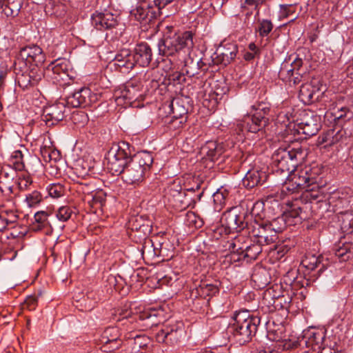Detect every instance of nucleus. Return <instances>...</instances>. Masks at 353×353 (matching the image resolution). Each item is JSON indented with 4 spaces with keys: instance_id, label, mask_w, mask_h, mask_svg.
I'll list each match as a JSON object with an SVG mask.
<instances>
[{
    "instance_id": "nucleus-1",
    "label": "nucleus",
    "mask_w": 353,
    "mask_h": 353,
    "mask_svg": "<svg viewBox=\"0 0 353 353\" xmlns=\"http://www.w3.org/2000/svg\"><path fill=\"white\" fill-rule=\"evenodd\" d=\"M153 163L150 152L142 151L137 153L121 174L123 181L130 185H138L144 179L145 173L149 170Z\"/></svg>"
},
{
    "instance_id": "nucleus-2",
    "label": "nucleus",
    "mask_w": 353,
    "mask_h": 353,
    "mask_svg": "<svg viewBox=\"0 0 353 353\" xmlns=\"http://www.w3.org/2000/svg\"><path fill=\"white\" fill-rule=\"evenodd\" d=\"M168 32L158 43L159 54L162 56H174L180 53L183 49L193 47L192 33L187 31L181 34L172 32V27H167Z\"/></svg>"
},
{
    "instance_id": "nucleus-3",
    "label": "nucleus",
    "mask_w": 353,
    "mask_h": 353,
    "mask_svg": "<svg viewBox=\"0 0 353 353\" xmlns=\"http://www.w3.org/2000/svg\"><path fill=\"white\" fill-rule=\"evenodd\" d=\"M319 171L311 165L297 166L288 174L283 188L291 192L308 188L317 183Z\"/></svg>"
},
{
    "instance_id": "nucleus-4",
    "label": "nucleus",
    "mask_w": 353,
    "mask_h": 353,
    "mask_svg": "<svg viewBox=\"0 0 353 353\" xmlns=\"http://www.w3.org/2000/svg\"><path fill=\"white\" fill-rule=\"evenodd\" d=\"M232 329L234 336L240 344L250 341L257 330L260 319L252 316L248 310L236 312L233 316Z\"/></svg>"
},
{
    "instance_id": "nucleus-5",
    "label": "nucleus",
    "mask_w": 353,
    "mask_h": 353,
    "mask_svg": "<svg viewBox=\"0 0 353 353\" xmlns=\"http://www.w3.org/2000/svg\"><path fill=\"white\" fill-rule=\"evenodd\" d=\"M306 152L301 146L295 148H279L272 156L274 165L281 172H291L298 164L304 160Z\"/></svg>"
},
{
    "instance_id": "nucleus-6",
    "label": "nucleus",
    "mask_w": 353,
    "mask_h": 353,
    "mask_svg": "<svg viewBox=\"0 0 353 353\" xmlns=\"http://www.w3.org/2000/svg\"><path fill=\"white\" fill-rule=\"evenodd\" d=\"M132 158L130 145L121 142L114 145L107 154V168L113 174H121Z\"/></svg>"
},
{
    "instance_id": "nucleus-7",
    "label": "nucleus",
    "mask_w": 353,
    "mask_h": 353,
    "mask_svg": "<svg viewBox=\"0 0 353 353\" xmlns=\"http://www.w3.org/2000/svg\"><path fill=\"white\" fill-rule=\"evenodd\" d=\"M324 196L320 190L319 186L317 183H314V185H311L308 188L304 189V192L300 196V198L295 199L294 201L289 203L288 205L290 206V209L288 212L285 216H289L293 218L300 217L301 219H304L301 216L303 212V208L299 205V203H319L323 200Z\"/></svg>"
},
{
    "instance_id": "nucleus-8",
    "label": "nucleus",
    "mask_w": 353,
    "mask_h": 353,
    "mask_svg": "<svg viewBox=\"0 0 353 353\" xmlns=\"http://www.w3.org/2000/svg\"><path fill=\"white\" fill-rule=\"evenodd\" d=\"M252 108L255 112L252 114L245 115L239 125L243 129L256 133L268 123V119L265 116L269 113L270 108L265 103H261L257 105H252Z\"/></svg>"
},
{
    "instance_id": "nucleus-9",
    "label": "nucleus",
    "mask_w": 353,
    "mask_h": 353,
    "mask_svg": "<svg viewBox=\"0 0 353 353\" xmlns=\"http://www.w3.org/2000/svg\"><path fill=\"white\" fill-rule=\"evenodd\" d=\"M249 216L241 208L236 206L223 214L221 223L230 232H239L244 229L248 230L250 226Z\"/></svg>"
},
{
    "instance_id": "nucleus-10",
    "label": "nucleus",
    "mask_w": 353,
    "mask_h": 353,
    "mask_svg": "<svg viewBox=\"0 0 353 353\" xmlns=\"http://www.w3.org/2000/svg\"><path fill=\"white\" fill-rule=\"evenodd\" d=\"M320 117L312 112H303L297 123V132L305 136L315 135L321 128Z\"/></svg>"
},
{
    "instance_id": "nucleus-11",
    "label": "nucleus",
    "mask_w": 353,
    "mask_h": 353,
    "mask_svg": "<svg viewBox=\"0 0 353 353\" xmlns=\"http://www.w3.org/2000/svg\"><path fill=\"white\" fill-rule=\"evenodd\" d=\"M104 352H113L119 349L123 345L121 333L117 327H108L104 330L101 336Z\"/></svg>"
},
{
    "instance_id": "nucleus-12",
    "label": "nucleus",
    "mask_w": 353,
    "mask_h": 353,
    "mask_svg": "<svg viewBox=\"0 0 353 353\" xmlns=\"http://www.w3.org/2000/svg\"><path fill=\"white\" fill-rule=\"evenodd\" d=\"M238 52V47L235 43H227L219 46L211 56L213 65H227L233 61Z\"/></svg>"
},
{
    "instance_id": "nucleus-13",
    "label": "nucleus",
    "mask_w": 353,
    "mask_h": 353,
    "mask_svg": "<svg viewBox=\"0 0 353 353\" xmlns=\"http://www.w3.org/2000/svg\"><path fill=\"white\" fill-rule=\"evenodd\" d=\"M248 232L255 238L254 242L256 241L261 245H270L277 239L275 234L270 233L265 221L250 223Z\"/></svg>"
},
{
    "instance_id": "nucleus-14",
    "label": "nucleus",
    "mask_w": 353,
    "mask_h": 353,
    "mask_svg": "<svg viewBox=\"0 0 353 353\" xmlns=\"http://www.w3.org/2000/svg\"><path fill=\"white\" fill-rule=\"evenodd\" d=\"M326 341L324 331L310 329L304 331L303 337L300 340L299 343L300 345H304L306 347L314 352H319Z\"/></svg>"
},
{
    "instance_id": "nucleus-15",
    "label": "nucleus",
    "mask_w": 353,
    "mask_h": 353,
    "mask_svg": "<svg viewBox=\"0 0 353 353\" xmlns=\"http://www.w3.org/2000/svg\"><path fill=\"white\" fill-rule=\"evenodd\" d=\"M92 23L99 30H112L118 26V20L117 17L109 11H97L92 15Z\"/></svg>"
},
{
    "instance_id": "nucleus-16",
    "label": "nucleus",
    "mask_w": 353,
    "mask_h": 353,
    "mask_svg": "<svg viewBox=\"0 0 353 353\" xmlns=\"http://www.w3.org/2000/svg\"><path fill=\"white\" fill-rule=\"evenodd\" d=\"M184 336L185 331L182 327H165L157 333L156 340L158 343L174 346L181 342Z\"/></svg>"
},
{
    "instance_id": "nucleus-17",
    "label": "nucleus",
    "mask_w": 353,
    "mask_h": 353,
    "mask_svg": "<svg viewBox=\"0 0 353 353\" xmlns=\"http://www.w3.org/2000/svg\"><path fill=\"white\" fill-rule=\"evenodd\" d=\"M19 57L26 61V64L41 65L45 61V54L38 46H28L23 48Z\"/></svg>"
},
{
    "instance_id": "nucleus-18",
    "label": "nucleus",
    "mask_w": 353,
    "mask_h": 353,
    "mask_svg": "<svg viewBox=\"0 0 353 353\" xmlns=\"http://www.w3.org/2000/svg\"><path fill=\"white\" fill-rule=\"evenodd\" d=\"M65 105L64 103L59 102L46 107L43 109V120L49 125H53L65 117Z\"/></svg>"
},
{
    "instance_id": "nucleus-19",
    "label": "nucleus",
    "mask_w": 353,
    "mask_h": 353,
    "mask_svg": "<svg viewBox=\"0 0 353 353\" xmlns=\"http://www.w3.org/2000/svg\"><path fill=\"white\" fill-rule=\"evenodd\" d=\"M92 97L90 89L83 87L68 96L66 103L73 108L85 107L90 104Z\"/></svg>"
},
{
    "instance_id": "nucleus-20",
    "label": "nucleus",
    "mask_w": 353,
    "mask_h": 353,
    "mask_svg": "<svg viewBox=\"0 0 353 353\" xmlns=\"http://www.w3.org/2000/svg\"><path fill=\"white\" fill-rule=\"evenodd\" d=\"M136 64L141 67L148 66L152 59V52L150 46L145 42L136 45L132 52Z\"/></svg>"
},
{
    "instance_id": "nucleus-21",
    "label": "nucleus",
    "mask_w": 353,
    "mask_h": 353,
    "mask_svg": "<svg viewBox=\"0 0 353 353\" xmlns=\"http://www.w3.org/2000/svg\"><path fill=\"white\" fill-rule=\"evenodd\" d=\"M262 245L261 243L256 241V243H253L250 245H247L245 248L241 247L236 248V244L235 242L230 244L229 248L232 250V252H236L240 256H242L244 259L249 260H255L258 255L262 252Z\"/></svg>"
},
{
    "instance_id": "nucleus-22",
    "label": "nucleus",
    "mask_w": 353,
    "mask_h": 353,
    "mask_svg": "<svg viewBox=\"0 0 353 353\" xmlns=\"http://www.w3.org/2000/svg\"><path fill=\"white\" fill-rule=\"evenodd\" d=\"M265 172L259 170H250L245 174L242 180L243 186L248 189H252L257 185H262L267 179Z\"/></svg>"
},
{
    "instance_id": "nucleus-23",
    "label": "nucleus",
    "mask_w": 353,
    "mask_h": 353,
    "mask_svg": "<svg viewBox=\"0 0 353 353\" xmlns=\"http://www.w3.org/2000/svg\"><path fill=\"white\" fill-rule=\"evenodd\" d=\"M352 192L350 189L338 190L333 192L329 198V202L335 208H343L349 206Z\"/></svg>"
},
{
    "instance_id": "nucleus-24",
    "label": "nucleus",
    "mask_w": 353,
    "mask_h": 353,
    "mask_svg": "<svg viewBox=\"0 0 353 353\" xmlns=\"http://www.w3.org/2000/svg\"><path fill=\"white\" fill-rule=\"evenodd\" d=\"M115 65L119 68L132 70L137 64L132 52L128 49H123L116 54Z\"/></svg>"
},
{
    "instance_id": "nucleus-25",
    "label": "nucleus",
    "mask_w": 353,
    "mask_h": 353,
    "mask_svg": "<svg viewBox=\"0 0 353 353\" xmlns=\"http://www.w3.org/2000/svg\"><path fill=\"white\" fill-rule=\"evenodd\" d=\"M130 13L139 21H150L155 17V12L152 7L146 2L140 3Z\"/></svg>"
},
{
    "instance_id": "nucleus-26",
    "label": "nucleus",
    "mask_w": 353,
    "mask_h": 353,
    "mask_svg": "<svg viewBox=\"0 0 353 353\" xmlns=\"http://www.w3.org/2000/svg\"><path fill=\"white\" fill-rule=\"evenodd\" d=\"M23 3V0H0L1 12L8 17L14 18L18 16Z\"/></svg>"
},
{
    "instance_id": "nucleus-27",
    "label": "nucleus",
    "mask_w": 353,
    "mask_h": 353,
    "mask_svg": "<svg viewBox=\"0 0 353 353\" xmlns=\"http://www.w3.org/2000/svg\"><path fill=\"white\" fill-rule=\"evenodd\" d=\"M322 259L323 257L321 255L316 256L312 253H307L301 260V264L308 270L313 271L319 268L318 272H322L324 269Z\"/></svg>"
},
{
    "instance_id": "nucleus-28",
    "label": "nucleus",
    "mask_w": 353,
    "mask_h": 353,
    "mask_svg": "<svg viewBox=\"0 0 353 353\" xmlns=\"http://www.w3.org/2000/svg\"><path fill=\"white\" fill-rule=\"evenodd\" d=\"M303 65V60L301 58H296L290 64L288 62L282 63L279 70V76L291 81V77L294 75V72H299Z\"/></svg>"
},
{
    "instance_id": "nucleus-29",
    "label": "nucleus",
    "mask_w": 353,
    "mask_h": 353,
    "mask_svg": "<svg viewBox=\"0 0 353 353\" xmlns=\"http://www.w3.org/2000/svg\"><path fill=\"white\" fill-rule=\"evenodd\" d=\"M205 64L206 63L201 59H194L189 57L188 59L185 61L183 71L185 72V74L189 77H192L199 74V70L202 69Z\"/></svg>"
},
{
    "instance_id": "nucleus-30",
    "label": "nucleus",
    "mask_w": 353,
    "mask_h": 353,
    "mask_svg": "<svg viewBox=\"0 0 353 353\" xmlns=\"http://www.w3.org/2000/svg\"><path fill=\"white\" fill-rule=\"evenodd\" d=\"M334 253L341 261H346L353 256V243L345 242L335 246Z\"/></svg>"
},
{
    "instance_id": "nucleus-31",
    "label": "nucleus",
    "mask_w": 353,
    "mask_h": 353,
    "mask_svg": "<svg viewBox=\"0 0 353 353\" xmlns=\"http://www.w3.org/2000/svg\"><path fill=\"white\" fill-rule=\"evenodd\" d=\"M317 90L311 84H303L299 90V98L305 104H310L313 103L314 95L316 94Z\"/></svg>"
},
{
    "instance_id": "nucleus-32",
    "label": "nucleus",
    "mask_w": 353,
    "mask_h": 353,
    "mask_svg": "<svg viewBox=\"0 0 353 353\" xmlns=\"http://www.w3.org/2000/svg\"><path fill=\"white\" fill-rule=\"evenodd\" d=\"M203 152L211 160H217L223 154V147L214 141H209L202 148Z\"/></svg>"
},
{
    "instance_id": "nucleus-33",
    "label": "nucleus",
    "mask_w": 353,
    "mask_h": 353,
    "mask_svg": "<svg viewBox=\"0 0 353 353\" xmlns=\"http://www.w3.org/2000/svg\"><path fill=\"white\" fill-rule=\"evenodd\" d=\"M173 118L185 117L187 119L188 110L181 99H174L169 105Z\"/></svg>"
},
{
    "instance_id": "nucleus-34",
    "label": "nucleus",
    "mask_w": 353,
    "mask_h": 353,
    "mask_svg": "<svg viewBox=\"0 0 353 353\" xmlns=\"http://www.w3.org/2000/svg\"><path fill=\"white\" fill-rule=\"evenodd\" d=\"M69 62L66 59H57L52 63V70L60 79H63L64 77L68 76Z\"/></svg>"
},
{
    "instance_id": "nucleus-35",
    "label": "nucleus",
    "mask_w": 353,
    "mask_h": 353,
    "mask_svg": "<svg viewBox=\"0 0 353 353\" xmlns=\"http://www.w3.org/2000/svg\"><path fill=\"white\" fill-rule=\"evenodd\" d=\"M265 223L268 226L270 233L275 234V237H277V234L283 232L286 228L284 216H278L272 221L265 220Z\"/></svg>"
},
{
    "instance_id": "nucleus-36",
    "label": "nucleus",
    "mask_w": 353,
    "mask_h": 353,
    "mask_svg": "<svg viewBox=\"0 0 353 353\" xmlns=\"http://www.w3.org/2000/svg\"><path fill=\"white\" fill-rule=\"evenodd\" d=\"M14 172L9 173L2 170L0 173V191L1 192L12 193V181L14 179Z\"/></svg>"
},
{
    "instance_id": "nucleus-37",
    "label": "nucleus",
    "mask_w": 353,
    "mask_h": 353,
    "mask_svg": "<svg viewBox=\"0 0 353 353\" xmlns=\"http://www.w3.org/2000/svg\"><path fill=\"white\" fill-rule=\"evenodd\" d=\"M341 230L346 233H352L353 231V210L341 213L339 217Z\"/></svg>"
},
{
    "instance_id": "nucleus-38",
    "label": "nucleus",
    "mask_w": 353,
    "mask_h": 353,
    "mask_svg": "<svg viewBox=\"0 0 353 353\" xmlns=\"http://www.w3.org/2000/svg\"><path fill=\"white\" fill-rule=\"evenodd\" d=\"M263 207L264 203L263 202L257 201L254 203L250 215L252 220L249 219V223L262 222L265 221L263 219L265 215Z\"/></svg>"
},
{
    "instance_id": "nucleus-39",
    "label": "nucleus",
    "mask_w": 353,
    "mask_h": 353,
    "mask_svg": "<svg viewBox=\"0 0 353 353\" xmlns=\"http://www.w3.org/2000/svg\"><path fill=\"white\" fill-rule=\"evenodd\" d=\"M106 196V193L103 190L96 189L91 196H88L87 203H89L91 207H101L105 202Z\"/></svg>"
},
{
    "instance_id": "nucleus-40",
    "label": "nucleus",
    "mask_w": 353,
    "mask_h": 353,
    "mask_svg": "<svg viewBox=\"0 0 353 353\" xmlns=\"http://www.w3.org/2000/svg\"><path fill=\"white\" fill-rule=\"evenodd\" d=\"M228 195L229 192L224 187L218 189L216 192L213 194L212 197L216 210H220L221 209Z\"/></svg>"
},
{
    "instance_id": "nucleus-41",
    "label": "nucleus",
    "mask_w": 353,
    "mask_h": 353,
    "mask_svg": "<svg viewBox=\"0 0 353 353\" xmlns=\"http://www.w3.org/2000/svg\"><path fill=\"white\" fill-rule=\"evenodd\" d=\"M197 293L204 298L215 295L219 292V288L216 285L212 283H203L196 289Z\"/></svg>"
},
{
    "instance_id": "nucleus-42",
    "label": "nucleus",
    "mask_w": 353,
    "mask_h": 353,
    "mask_svg": "<svg viewBox=\"0 0 353 353\" xmlns=\"http://www.w3.org/2000/svg\"><path fill=\"white\" fill-rule=\"evenodd\" d=\"M34 217L35 222L37 223V225H34V230H41L48 226V214L47 212L44 211L38 212L35 213Z\"/></svg>"
},
{
    "instance_id": "nucleus-43",
    "label": "nucleus",
    "mask_w": 353,
    "mask_h": 353,
    "mask_svg": "<svg viewBox=\"0 0 353 353\" xmlns=\"http://www.w3.org/2000/svg\"><path fill=\"white\" fill-rule=\"evenodd\" d=\"M95 190L94 186L89 183H81L77 187V192L83 196V199L85 202L88 201V196H91Z\"/></svg>"
},
{
    "instance_id": "nucleus-44",
    "label": "nucleus",
    "mask_w": 353,
    "mask_h": 353,
    "mask_svg": "<svg viewBox=\"0 0 353 353\" xmlns=\"http://www.w3.org/2000/svg\"><path fill=\"white\" fill-rule=\"evenodd\" d=\"M47 190L50 196L58 199L64 195V188L60 183H52L48 186Z\"/></svg>"
},
{
    "instance_id": "nucleus-45",
    "label": "nucleus",
    "mask_w": 353,
    "mask_h": 353,
    "mask_svg": "<svg viewBox=\"0 0 353 353\" xmlns=\"http://www.w3.org/2000/svg\"><path fill=\"white\" fill-rule=\"evenodd\" d=\"M273 24L270 20L263 19L259 22L258 31L262 37H267L273 29Z\"/></svg>"
},
{
    "instance_id": "nucleus-46",
    "label": "nucleus",
    "mask_w": 353,
    "mask_h": 353,
    "mask_svg": "<svg viewBox=\"0 0 353 353\" xmlns=\"http://www.w3.org/2000/svg\"><path fill=\"white\" fill-rule=\"evenodd\" d=\"M41 200L42 196L41 193L37 190H34L31 193L26 194L25 201L28 206L31 208L40 203Z\"/></svg>"
},
{
    "instance_id": "nucleus-47",
    "label": "nucleus",
    "mask_w": 353,
    "mask_h": 353,
    "mask_svg": "<svg viewBox=\"0 0 353 353\" xmlns=\"http://www.w3.org/2000/svg\"><path fill=\"white\" fill-rule=\"evenodd\" d=\"M15 170H23L25 168L23 155L21 150H15L11 156Z\"/></svg>"
},
{
    "instance_id": "nucleus-48",
    "label": "nucleus",
    "mask_w": 353,
    "mask_h": 353,
    "mask_svg": "<svg viewBox=\"0 0 353 353\" xmlns=\"http://www.w3.org/2000/svg\"><path fill=\"white\" fill-rule=\"evenodd\" d=\"M9 229L10 230V236L12 239L22 238L27 232L26 228L20 225L13 224L10 226Z\"/></svg>"
},
{
    "instance_id": "nucleus-49",
    "label": "nucleus",
    "mask_w": 353,
    "mask_h": 353,
    "mask_svg": "<svg viewBox=\"0 0 353 353\" xmlns=\"http://www.w3.org/2000/svg\"><path fill=\"white\" fill-rule=\"evenodd\" d=\"M72 212V210L70 207L62 206L59 208L56 216L59 221L65 222L71 218Z\"/></svg>"
},
{
    "instance_id": "nucleus-50",
    "label": "nucleus",
    "mask_w": 353,
    "mask_h": 353,
    "mask_svg": "<svg viewBox=\"0 0 353 353\" xmlns=\"http://www.w3.org/2000/svg\"><path fill=\"white\" fill-rule=\"evenodd\" d=\"M149 343V338L145 335H137L134 338L133 349L139 351L140 349L145 347Z\"/></svg>"
},
{
    "instance_id": "nucleus-51",
    "label": "nucleus",
    "mask_w": 353,
    "mask_h": 353,
    "mask_svg": "<svg viewBox=\"0 0 353 353\" xmlns=\"http://www.w3.org/2000/svg\"><path fill=\"white\" fill-rule=\"evenodd\" d=\"M335 119H346L349 120L352 117V113L347 107H342L334 112Z\"/></svg>"
},
{
    "instance_id": "nucleus-52",
    "label": "nucleus",
    "mask_w": 353,
    "mask_h": 353,
    "mask_svg": "<svg viewBox=\"0 0 353 353\" xmlns=\"http://www.w3.org/2000/svg\"><path fill=\"white\" fill-rule=\"evenodd\" d=\"M185 72H174L169 74V81H172L173 84H180L185 81Z\"/></svg>"
},
{
    "instance_id": "nucleus-53",
    "label": "nucleus",
    "mask_w": 353,
    "mask_h": 353,
    "mask_svg": "<svg viewBox=\"0 0 353 353\" xmlns=\"http://www.w3.org/2000/svg\"><path fill=\"white\" fill-rule=\"evenodd\" d=\"M1 214H3L4 218L8 219V221L9 220V223L12 225L14 224L19 219L17 213L12 210H3L1 211Z\"/></svg>"
},
{
    "instance_id": "nucleus-54",
    "label": "nucleus",
    "mask_w": 353,
    "mask_h": 353,
    "mask_svg": "<svg viewBox=\"0 0 353 353\" xmlns=\"http://www.w3.org/2000/svg\"><path fill=\"white\" fill-rule=\"evenodd\" d=\"M187 121V119L185 117H176L173 118L170 121V128L173 129H177L183 126V125Z\"/></svg>"
},
{
    "instance_id": "nucleus-55",
    "label": "nucleus",
    "mask_w": 353,
    "mask_h": 353,
    "mask_svg": "<svg viewBox=\"0 0 353 353\" xmlns=\"http://www.w3.org/2000/svg\"><path fill=\"white\" fill-rule=\"evenodd\" d=\"M37 302V297L33 295H30L26 297L25 300V305L29 310L34 309V307Z\"/></svg>"
},
{
    "instance_id": "nucleus-56",
    "label": "nucleus",
    "mask_w": 353,
    "mask_h": 353,
    "mask_svg": "<svg viewBox=\"0 0 353 353\" xmlns=\"http://www.w3.org/2000/svg\"><path fill=\"white\" fill-rule=\"evenodd\" d=\"M32 184V180L30 179V177L26 176L23 177L22 179H19V181L18 182L19 188L21 190H25L28 188L29 185Z\"/></svg>"
},
{
    "instance_id": "nucleus-57",
    "label": "nucleus",
    "mask_w": 353,
    "mask_h": 353,
    "mask_svg": "<svg viewBox=\"0 0 353 353\" xmlns=\"http://www.w3.org/2000/svg\"><path fill=\"white\" fill-rule=\"evenodd\" d=\"M10 225H12V224L9 223V220L6 219L3 214H0V232L9 229Z\"/></svg>"
},
{
    "instance_id": "nucleus-58",
    "label": "nucleus",
    "mask_w": 353,
    "mask_h": 353,
    "mask_svg": "<svg viewBox=\"0 0 353 353\" xmlns=\"http://www.w3.org/2000/svg\"><path fill=\"white\" fill-rule=\"evenodd\" d=\"M265 0H244V3L248 6H254V9L256 10V14H259V6L263 3Z\"/></svg>"
},
{
    "instance_id": "nucleus-59",
    "label": "nucleus",
    "mask_w": 353,
    "mask_h": 353,
    "mask_svg": "<svg viewBox=\"0 0 353 353\" xmlns=\"http://www.w3.org/2000/svg\"><path fill=\"white\" fill-rule=\"evenodd\" d=\"M280 16L281 17H288L290 14V6L289 5H280Z\"/></svg>"
},
{
    "instance_id": "nucleus-60",
    "label": "nucleus",
    "mask_w": 353,
    "mask_h": 353,
    "mask_svg": "<svg viewBox=\"0 0 353 353\" xmlns=\"http://www.w3.org/2000/svg\"><path fill=\"white\" fill-rule=\"evenodd\" d=\"M174 0H154V5L161 10Z\"/></svg>"
},
{
    "instance_id": "nucleus-61",
    "label": "nucleus",
    "mask_w": 353,
    "mask_h": 353,
    "mask_svg": "<svg viewBox=\"0 0 353 353\" xmlns=\"http://www.w3.org/2000/svg\"><path fill=\"white\" fill-rule=\"evenodd\" d=\"M274 291V288L267 289L264 292V299H266L268 297H272V299L279 298L280 296V295L273 294Z\"/></svg>"
},
{
    "instance_id": "nucleus-62",
    "label": "nucleus",
    "mask_w": 353,
    "mask_h": 353,
    "mask_svg": "<svg viewBox=\"0 0 353 353\" xmlns=\"http://www.w3.org/2000/svg\"><path fill=\"white\" fill-rule=\"evenodd\" d=\"M169 192L170 194H172L174 197H177L179 200L181 199L184 195L183 192L178 190H172V189H170Z\"/></svg>"
},
{
    "instance_id": "nucleus-63",
    "label": "nucleus",
    "mask_w": 353,
    "mask_h": 353,
    "mask_svg": "<svg viewBox=\"0 0 353 353\" xmlns=\"http://www.w3.org/2000/svg\"><path fill=\"white\" fill-rule=\"evenodd\" d=\"M320 353H334V350H332L330 347H327V342L323 345L322 349L319 352Z\"/></svg>"
},
{
    "instance_id": "nucleus-64",
    "label": "nucleus",
    "mask_w": 353,
    "mask_h": 353,
    "mask_svg": "<svg viewBox=\"0 0 353 353\" xmlns=\"http://www.w3.org/2000/svg\"><path fill=\"white\" fill-rule=\"evenodd\" d=\"M255 54V52H245L243 57L246 61H251L254 58Z\"/></svg>"
}]
</instances>
